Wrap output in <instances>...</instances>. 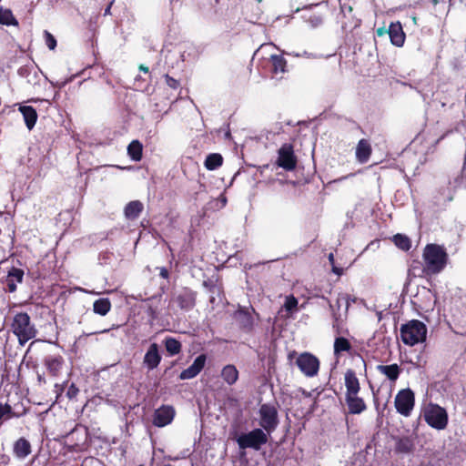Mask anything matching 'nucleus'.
<instances>
[{
  "instance_id": "nucleus-12",
  "label": "nucleus",
  "mask_w": 466,
  "mask_h": 466,
  "mask_svg": "<svg viewBox=\"0 0 466 466\" xmlns=\"http://www.w3.org/2000/svg\"><path fill=\"white\" fill-rule=\"evenodd\" d=\"M174 417V408L168 405H162L154 412L153 424L159 428L165 427L172 422Z\"/></svg>"
},
{
  "instance_id": "nucleus-33",
  "label": "nucleus",
  "mask_w": 466,
  "mask_h": 466,
  "mask_svg": "<svg viewBox=\"0 0 466 466\" xmlns=\"http://www.w3.org/2000/svg\"><path fill=\"white\" fill-rule=\"evenodd\" d=\"M334 354L339 356L342 352H350L352 347L350 340L344 337H337L334 340Z\"/></svg>"
},
{
  "instance_id": "nucleus-31",
  "label": "nucleus",
  "mask_w": 466,
  "mask_h": 466,
  "mask_svg": "<svg viewBox=\"0 0 466 466\" xmlns=\"http://www.w3.org/2000/svg\"><path fill=\"white\" fill-rule=\"evenodd\" d=\"M223 165V157L219 153H210L207 156L204 166L208 170H216Z\"/></svg>"
},
{
  "instance_id": "nucleus-48",
  "label": "nucleus",
  "mask_w": 466,
  "mask_h": 466,
  "mask_svg": "<svg viewBox=\"0 0 466 466\" xmlns=\"http://www.w3.org/2000/svg\"><path fill=\"white\" fill-rule=\"evenodd\" d=\"M37 382L39 385H45L46 383L45 376L42 374H37Z\"/></svg>"
},
{
  "instance_id": "nucleus-53",
  "label": "nucleus",
  "mask_w": 466,
  "mask_h": 466,
  "mask_svg": "<svg viewBox=\"0 0 466 466\" xmlns=\"http://www.w3.org/2000/svg\"><path fill=\"white\" fill-rule=\"evenodd\" d=\"M296 355V352L293 351L291 353L289 354V359L291 360L294 356Z\"/></svg>"
},
{
  "instance_id": "nucleus-32",
  "label": "nucleus",
  "mask_w": 466,
  "mask_h": 466,
  "mask_svg": "<svg viewBox=\"0 0 466 466\" xmlns=\"http://www.w3.org/2000/svg\"><path fill=\"white\" fill-rule=\"evenodd\" d=\"M111 309V302L107 298H101L95 300L93 311L100 316L106 315Z\"/></svg>"
},
{
  "instance_id": "nucleus-41",
  "label": "nucleus",
  "mask_w": 466,
  "mask_h": 466,
  "mask_svg": "<svg viewBox=\"0 0 466 466\" xmlns=\"http://www.w3.org/2000/svg\"><path fill=\"white\" fill-rule=\"evenodd\" d=\"M165 80L167 85L172 89H177L180 86L179 81L173 78L167 74L165 76Z\"/></svg>"
},
{
  "instance_id": "nucleus-7",
  "label": "nucleus",
  "mask_w": 466,
  "mask_h": 466,
  "mask_svg": "<svg viewBox=\"0 0 466 466\" xmlns=\"http://www.w3.org/2000/svg\"><path fill=\"white\" fill-rule=\"evenodd\" d=\"M240 449H253L259 451L263 445L268 442V435L262 429H254L248 433H242L237 439Z\"/></svg>"
},
{
  "instance_id": "nucleus-16",
  "label": "nucleus",
  "mask_w": 466,
  "mask_h": 466,
  "mask_svg": "<svg viewBox=\"0 0 466 466\" xmlns=\"http://www.w3.org/2000/svg\"><path fill=\"white\" fill-rule=\"evenodd\" d=\"M47 372L52 377H58L62 373V370L65 364L64 358L57 355H49L44 359L43 361Z\"/></svg>"
},
{
  "instance_id": "nucleus-11",
  "label": "nucleus",
  "mask_w": 466,
  "mask_h": 466,
  "mask_svg": "<svg viewBox=\"0 0 466 466\" xmlns=\"http://www.w3.org/2000/svg\"><path fill=\"white\" fill-rule=\"evenodd\" d=\"M233 319L241 329L245 333H251L254 329V319L247 308L238 307V309L233 313Z\"/></svg>"
},
{
  "instance_id": "nucleus-28",
  "label": "nucleus",
  "mask_w": 466,
  "mask_h": 466,
  "mask_svg": "<svg viewBox=\"0 0 466 466\" xmlns=\"http://www.w3.org/2000/svg\"><path fill=\"white\" fill-rule=\"evenodd\" d=\"M221 377L227 384L233 385L238 380V370L235 365L228 364L222 369Z\"/></svg>"
},
{
  "instance_id": "nucleus-4",
  "label": "nucleus",
  "mask_w": 466,
  "mask_h": 466,
  "mask_svg": "<svg viewBox=\"0 0 466 466\" xmlns=\"http://www.w3.org/2000/svg\"><path fill=\"white\" fill-rule=\"evenodd\" d=\"M400 338L404 344L413 346L419 342H422L426 339V325L418 320L412 319L400 327Z\"/></svg>"
},
{
  "instance_id": "nucleus-39",
  "label": "nucleus",
  "mask_w": 466,
  "mask_h": 466,
  "mask_svg": "<svg viewBox=\"0 0 466 466\" xmlns=\"http://www.w3.org/2000/svg\"><path fill=\"white\" fill-rule=\"evenodd\" d=\"M44 35H45L46 45L47 46V47L50 50H54L56 47V39L51 33H49L46 30L45 31Z\"/></svg>"
},
{
  "instance_id": "nucleus-56",
  "label": "nucleus",
  "mask_w": 466,
  "mask_h": 466,
  "mask_svg": "<svg viewBox=\"0 0 466 466\" xmlns=\"http://www.w3.org/2000/svg\"><path fill=\"white\" fill-rule=\"evenodd\" d=\"M138 466H145V465H144V464H140V465H138Z\"/></svg>"
},
{
  "instance_id": "nucleus-44",
  "label": "nucleus",
  "mask_w": 466,
  "mask_h": 466,
  "mask_svg": "<svg viewBox=\"0 0 466 466\" xmlns=\"http://www.w3.org/2000/svg\"><path fill=\"white\" fill-rule=\"evenodd\" d=\"M6 420V414L5 411L4 405L0 403V427L2 426L3 422Z\"/></svg>"
},
{
  "instance_id": "nucleus-40",
  "label": "nucleus",
  "mask_w": 466,
  "mask_h": 466,
  "mask_svg": "<svg viewBox=\"0 0 466 466\" xmlns=\"http://www.w3.org/2000/svg\"><path fill=\"white\" fill-rule=\"evenodd\" d=\"M79 393V389L76 386L75 383H72L67 390H66V397L69 399V400H74L76 398V396L78 395Z\"/></svg>"
},
{
  "instance_id": "nucleus-22",
  "label": "nucleus",
  "mask_w": 466,
  "mask_h": 466,
  "mask_svg": "<svg viewBox=\"0 0 466 466\" xmlns=\"http://www.w3.org/2000/svg\"><path fill=\"white\" fill-rule=\"evenodd\" d=\"M372 148L371 145L369 142V140L365 138H361L356 147V158L357 160L361 163H367L371 156Z\"/></svg>"
},
{
  "instance_id": "nucleus-13",
  "label": "nucleus",
  "mask_w": 466,
  "mask_h": 466,
  "mask_svg": "<svg viewBox=\"0 0 466 466\" xmlns=\"http://www.w3.org/2000/svg\"><path fill=\"white\" fill-rule=\"evenodd\" d=\"M162 360L159 352V346L157 343H151L147 348L144 358L143 366L148 370H153L158 367Z\"/></svg>"
},
{
  "instance_id": "nucleus-10",
  "label": "nucleus",
  "mask_w": 466,
  "mask_h": 466,
  "mask_svg": "<svg viewBox=\"0 0 466 466\" xmlns=\"http://www.w3.org/2000/svg\"><path fill=\"white\" fill-rule=\"evenodd\" d=\"M297 164L298 158L294 153L293 146L289 143L283 144L278 150V167L287 171H292L296 168Z\"/></svg>"
},
{
  "instance_id": "nucleus-49",
  "label": "nucleus",
  "mask_w": 466,
  "mask_h": 466,
  "mask_svg": "<svg viewBox=\"0 0 466 466\" xmlns=\"http://www.w3.org/2000/svg\"><path fill=\"white\" fill-rule=\"evenodd\" d=\"M452 133V130H447L444 134H442L436 141V145H438L441 140H443L449 134Z\"/></svg>"
},
{
  "instance_id": "nucleus-36",
  "label": "nucleus",
  "mask_w": 466,
  "mask_h": 466,
  "mask_svg": "<svg viewBox=\"0 0 466 466\" xmlns=\"http://www.w3.org/2000/svg\"><path fill=\"white\" fill-rule=\"evenodd\" d=\"M393 242L400 249L408 251L411 248V241L409 237L403 234H396Z\"/></svg>"
},
{
  "instance_id": "nucleus-15",
  "label": "nucleus",
  "mask_w": 466,
  "mask_h": 466,
  "mask_svg": "<svg viewBox=\"0 0 466 466\" xmlns=\"http://www.w3.org/2000/svg\"><path fill=\"white\" fill-rule=\"evenodd\" d=\"M206 360L207 356L205 354L198 355L188 368L181 371L179 379L185 380L197 377L204 369Z\"/></svg>"
},
{
  "instance_id": "nucleus-19",
  "label": "nucleus",
  "mask_w": 466,
  "mask_h": 466,
  "mask_svg": "<svg viewBox=\"0 0 466 466\" xmlns=\"http://www.w3.org/2000/svg\"><path fill=\"white\" fill-rule=\"evenodd\" d=\"M388 34L392 45L398 47H401L404 45L406 36L400 22L390 23Z\"/></svg>"
},
{
  "instance_id": "nucleus-17",
  "label": "nucleus",
  "mask_w": 466,
  "mask_h": 466,
  "mask_svg": "<svg viewBox=\"0 0 466 466\" xmlns=\"http://www.w3.org/2000/svg\"><path fill=\"white\" fill-rule=\"evenodd\" d=\"M359 393L346 394L345 400L350 414H360L367 410L365 400L358 396Z\"/></svg>"
},
{
  "instance_id": "nucleus-23",
  "label": "nucleus",
  "mask_w": 466,
  "mask_h": 466,
  "mask_svg": "<svg viewBox=\"0 0 466 466\" xmlns=\"http://www.w3.org/2000/svg\"><path fill=\"white\" fill-rule=\"evenodd\" d=\"M24 279V270L18 268H11L8 271L5 284L9 292H15L16 290V284L21 283Z\"/></svg>"
},
{
  "instance_id": "nucleus-30",
  "label": "nucleus",
  "mask_w": 466,
  "mask_h": 466,
  "mask_svg": "<svg viewBox=\"0 0 466 466\" xmlns=\"http://www.w3.org/2000/svg\"><path fill=\"white\" fill-rule=\"evenodd\" d=\"M127 155L133 161H140L143 157V145L139 140H133L127 147Z\"/></svg>"
},
{
  "instance_id": "nucleus-14",
  "label": "nucleus",
  "mask_w": 466,
  "mask_h": 466,
  "mask_svg": "<svg viewBox=\"0 0 466 466\" xmlns=\"http://www.w3.org/2000/svg\"><path fill=\"white\" fill-rule=\"evenodd\" d=\"M196 298L197 292L189 288H184L175 297L174 300L181 309L190 310L196 305Z\"/></svg>"
},
{
  "instance_id": "nucleus-46",
  "label": "nucleus",
  "mask_w": 466,
  "mask_h": 466,
  "mask_svg": "<svg viewBox=\"0 0 466 466\" xmlns=\"http://www.w3.org/2000/svg\"><path fill=\"white\" fill-rule=\"evenodd\" d=\"M332 272L340 277L343 274V268L340 267H337L336 265L332 266Z\"/></svg>"
},
{
  "instance_id": "nucleus-45",
  "label": "nucleus",
  "mask_w": 466,
  "mask_h": 466,
  "mask_svg": "<svg viewBox=\"0 0 466 466\" xmlns=\"http://www.w3.org/2000/svg\"><path fill=\"white\" fill-rule=\"evenodd\" d=\"M159 276L163 279H167L169 277V272L167 268L162 267L159 268Z\"/></svg>"
},
{
  "instance_id": "nucleus-6",
  "label": "nucleus",
  "mask_w": 466,
  "mask_h": 466,
  "mask_svg": "<svg viewBox=\"0 0 466 466\" xmlns=\"http://www.w3.org/2000/svg\"><path fill=\"white\" fill-rule=\"evenodd\" d=\"M259 425L268 434H271L279 426V412L276 404L264 403L258 410Z\"/></svg>"
},
{
  "instance_id": "nucleus-18",
  "label": "nucleus",
  "mask_w": 466,
  "mask_h": 466,
  "mask_svg": "<svg viewBox=\"0 0 466 466\" xmlns=\"http://www.w3.org/2000/svg\"><path fill=\"white\" fill-rule=\"evenodd\" d=\"M342 303L345 305V310L347 312L348 309H349V307H350V297H349V295H347V294H339L338 299H336L335 305H332L331 303H329V307H330V309L332 310V315H333V318H334L333 328L337 329V332L338 333H339V319H340L339 309H340V307H341Z\"/></svg>"
},
{
  "instance_id": "nucleus-38",
  "label": "nucleus",
  "mask_w": 466,
  "mask_h": 466,
  "mask_svg": "<svg viewBox=\"0 0 466 466\" xmlns=\"http://www.w3.org/2000/svg\"><path fill=\"white\" fill-rule=\"evenodd\" d=\"M298 303V299L293 295H289L286 298L284 308L287 311L292 312L297 309Z\"/></svg>"
},
{
  "instance_id": "nucleus-27",
  "label": "nucleus",
  "mask_w": 466,
  "mask_h": 466,
  "mask_svg": "<svg viewBox=\"0 0 466 466\" xmlns=\"http://www.w3.org/2000/svg\"><path fill=\"white\" fill-rule=\"evenodd\" d=\"M377 370L391 381L397 380L400 373V368L396 363L390 365H378Z\"/></svg>"
},
{
  "instance_id": "nucleus-42",
  "label": "nucleus",
  "mask_w": 466,
  "mask_h": 466,
  "mask_svg": "<svg viewBox=\"0 0 466 466\" xmlns=\"http://www.w3.org/2000/svg\"><path fill=\"white\" fill-rule=\"evenodd\" d=\"M4 405V408H5V414H6V420H10L12 418H15L14 412V408L12 407V405H10L9 403H5L3 404Z\"/></svg>"
},
{
  "instance_id": "nucleus-51",
  "label": "nucleus",
  "mask_w": 466,
  "mask_h": 466,
  "mask_svg": "<svg viewBox=\"0 0 466 466\" xmlns=\"http://www.w3.org/2000/svg\"><path fill=\"white\" fill-rule=\"evenodd\" d=\"M138 68H139L140 71H142L144 73H148L149 72L148 67L144 66V65H140Z\"/></svg>"
},
{
  "instance_id": "nucleus-21",
  "label": "nucleus",
  "mask_w": 466,
  "mask_h": 466,
  "mask_svg": "<svg viewBox=\"0 0 466 466\" xmlns=\"http://www.w3.org/2000/svg\"><path fill=\"white\" fill-rule=\"evenodd\" d=\"M344 383L346 387V394L360 393V383L356 372L348 369L344 374Z\"/></svg>"
},
{
  "instance_id": "nucleus-50",
  "label": "nucleus",
  "mask_w": 466,
  "mask_h": 466,
  "mask_svg": "<svg viewBox=\"0 0 466 466\" xmlns=\"http://www.w3.org/2000/svg\"><path fill=\"white\" fill-rule=\"evenodd\" d=\"M329 261L331 267L333 265H335V258H334V255L332 253H329Z\"/></svg>"
},
{
  "instance_id": "nucleus-5",
  "label": "nucleus",
  "mask_w": 466,
  "mask_h": 466,
  "mask_svg": "<svg viewBox=\"0 0 466 466\" xmlns=\"http://www.w3.org/2000/svg\"><path fill=\"white\" fill-rule=\"evenodd\" d=\"M260 66L264 74L272 79H283L289 72L288 62L282 55H271L269 57L262 59Z\"/></svg>"
},
{
  "instance_id": "nucleus-3",
  "label": "nucleus",
  "mask_w": 466,
  "mask_h": 466,
  "mask_svg": "<svg viewBox=\"0 0 466 466\" xmlns=\"http://www.w3.org/2000/svg\"><path fill=\"white\" fill-rule=\"evenodd\" d=\"M421 415L425 422L432 429L445 430L449 423L447 410L439 404L430 402L421 410Z\"/></svg>"
},
{
  "instance_id": "nucleus-54",
  "label": "nucleus",
  "mask_w": 466,
  "mask_h": 466,
  "mask_svg": "<svg viewBox=\"0 0 466 466\" xmlns=\"http://www.w3.org/2000/svg\"><path fill=\"white\" fill-rule=\"evenodd\" d=\"M23 70H24L23 68H20V69H19V74H20V75H22Z\"/></svg>"
},
{
  "instance_id": "nucleus-34",
  "label": "nucleus",
  "mask_w": 466,
  "mask_h": 466,
  "mask_svg": "<svg viewBox=\"0 0 466 466\" xmlns=\"http://www.w3.org/2000/svg\"><path fill=\"white\" fill-rule=\"evenodd\" d=\"M166 350L169 355L174 356L180 353L182 345L179 340L172 337H167L164 340Z\"/></svg>"
},
{
  "instance_id": "nucleus-29",
  "label": "nucleus",
  "mask_w": 466,
  "mask_h": 466,
  "mask_svg": "<svg viewBox=\"0 0 466 466\" xmlns=\"http://www.w3.org/2000/svg\"><path fill=\"white\" fill-rule=\"evenodd\" d=\"M0 25L19 27V22L9 8L0 7Z\"/></svg>"
},
{
  "instance_id": "nucleus-55",
  "label": "nucleus",
  "mask_w": 466,
  "mask_h": 466,
  "mask_svg": "<svg viewBox=\"0 0 466 466\" xmlns=\"http://www.w3.org/2000/svg\"><path fill=\"white\" fill-rule=\"evenodd\" d=\"M360 359H361V361L365 364L364 359L362 357H360Z\"/></svg>"
},
{
  "instance_id": "nucleus-47",
  "label": "nucleus",
  "mask_w": 466,
  "mask_h": 466,
  "mask_svg": "<svg viewBox=\"0 0 466 466\" xmlns=\"http://www.w3.org/2000/svg\"><path fill=\"white\" fill-rule=\"evenodd\" d=\"M376 34L378 36H383L385 34H388V29L385 27H380L376 30Z\"/></svg>"
},
{
  "instance_id": "nucleus-20",
  "label": "nucleus",
  "mask_w": 466,
  "mask_h": 466,
  "mask_svg": "<svg viewBox=\"0 0 466 466\" xmlns=\"http://www.w3.org/2000/svg\"><path fill=\"white\" fill-rule=\"evenodd\" d=\"M32 452L30 441L25 437L18 438L13 444V453L19 459H25Z\"/></svg>"
},
{
  "instance_id": "nucleus-37",
  "label": "nucleus",
  "mask_w": 466,
  "mask_h": 466,
  "mask_svg": "<svg viewBox=\"0 0 466 466\" xmlns=\"http://www.w3.org/2000/svg\"><path fill=\"white\" fill-rule=\"evenodd\" d=\"M12 407L14 408L15 418L25 416L29 410V407L25 406L23 401L15 403Z\"/></svg>"
},
{
  "instance_id": "nucleus-25",
  "label": "nucleus",
  "mask_w": 466,
  "mask_h": 466,
  "mask_svg": "<svg viewBox=\"0 0 466 466\" xmlns=\"http://www.w3.org/2000/svg\"><path fill=\"white\" fill-rule=\"evenodd\" d=\"M19 111L23 116L26 127L32 130L38 117L36 110L31 106H20Z\"/></svg>"
},
{
  "instance_id": "nucleus-52",
  "label": "nucleus",
  "mask_w": 466,
  "mask_h": 466,
  "mask_svg": "<svg viewBox=\"0 0 466 466\" xmlns=\"http://www.w3.org/2000/svg\"><path fill=\"white\" fill-rule=\"evenodd\" d=\"M112 5H113V2H111V3L107 5V7H106V10H105V14H104L105 15H109V14H110V9H111Z\"/></svg>"
},
{
  "instance_id": "nucleus-1",
  "label": "nucleus",
  "mask_w": 466,
  "mask_h": 466,
  "mask_svg": "<svg viewBox=\"0 0 466 466\" xmlns=\"http://www.w3.org/2000/svg\"><path fill=\"white\" fill-rule=\"evenodd\" d=\"M422 257L425 263L423 272L429 276L441 272L449 259L445 248L434 243L426 245Z\"/></svg>"
},
{
  "instance_id": "nucleus-43",
  "label": "nucleus",
  "mask_w": 466,
  "mask_h": 466,
  "mask_svg": "<svg viewBox=\"0 0 466 466\" xmlns=\"http://www.w3.org/2000/svg\"><path fill=\"white\" fill-rule=\"evenodd\" d=\"M66 383H67V381L64 382L63 384H58V383L55 384V392L56 393V401H58L60 396L64 392L65 386Z\"/></svg>"
},
{
  "instance_id": "nucleus-8",
  "label": "nucleus",
  "mask_w": 466,
  "mask_h": 466,
  "mask_svg": "<svg viewBox=\"0 0 466 466\" xmlns=\"http://www.w3.org/2000/svg\"><path fill=\"white\" fill-rule=\"evenodd\" d=\"M394 404L400 414L409 417L415 405L414 392L410 388L400 390L395 397Z\"/></svg>"
},
{
  "instance_id": "nucleus-24",
  "label": "nucleus",
  "mask_w": 466,
  "mask_h": 466,
  "mask_svg": "<svg viewBox=\"0 0 466 466\" xmlns=\"http://www.w3.org/2000/svg\"><path fill=\"white\" fill-rule=\"evenodd\" d=\"M144 210V205L139 200L128 202L124 208V215L127 220H136Z\"/></svg>"
},
{
  "instance_id": "nucleus-2",
  "label": "nucleus",
  "mask_w": 466,
  "mask_h": 466,
  "mask_svg": "<svg viewBox=\"0 0 466 466\" xmlns=\"http://www.w3.org/2000/svg\"><path fill=\"white\" fill-rule=\"evenodd\" d=\"M10 331L17 338L19 344L22 346L37 334L35 325L31 321V318L26 312L14 314L10 323Z\"/></svg>"
},
{
  "instance_id": "nucleus-35",
  "label": "nucleus",
  "mask_w": 466,
  "mask_h": 466,
  "mask_svg": "<svg viewBox=\"0 0 466 466\" xmlns=\"http://www.w3.org/2000/svg\"><path fill=\"white\" fill-rule=\"evenodd\" d=\"M413 441L409 437L400 438L395 446V450L400 453H409L413 450Z\"/></svg>"
},
{
  "instance_id": "nucleus-9",
  "label": "nucleus",
  "mask_w": 466,
  "mask_h": 466,
  "mask_svg": "<svg viewBox=\"0 0 466 466\" xmlns=\"http://www.w3.org/2000/svg\"><path fill=\"white\" fill-rule=\"evenodd\" d=\"M296 365L306 377H314L319 373L320 363L312 353L302 352L298 356Z\"/></svg>"
},
{
  "instance_id": "nucleus-26",
  "label": "nucleus",
  "mask_w": 466,
  "mask_h": 466,
  "mask_svg": "<svg viewBox=\"0 0 466 466\" xmlns=\"http://www.w3.org/2000/svg\"><path fill=\"white\" fill-rule=\"evenodd\" d=\"M260 2L261 0H258V2L249 3L245 6L244 14L246 15V19L251 23H257L263 14V11L259 5Z\"/></svg>"
}]
</instances>
